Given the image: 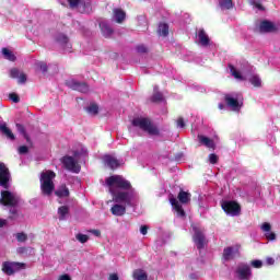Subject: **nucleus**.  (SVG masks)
<instances>
[{
  "label": "nucleus",
  "mask_w": 280,
  "mask_h": 280,
  "mask_svg": "<svg viewBox=\"0 0 280 280\" xmlns=\"http://www.w3.org/2000/svg\"><path fill=\"white\" fill-rule=\"evenodd\" d=\"M103 161L110 170H117V167H119V160H116L113 155H104Z\"/></svg>",
  "instance_id": "15"
},
{
  "label": "nucleus",
  "mask_w": 280,
  "mask_h": 280,
  "mask_svg": "<svg viewBox=\"0 0 280 280\" xmlns=\"http://www.w3.org/2000/svg\"><path fill=\"white\" fill-rule=\"evenodd\" d=\"M10 75L12 78H18L20 84H25V82H27V77L25 73L20 72L18 69H11Z\"/></svg>",
  "instance_id": "17"
},
{
  "label": "nucleus",
  "mask_w": 280,
  "mask_h": 280,
  "mask_svg": "<svg viewBox=\"0 0 280 280\" xmlns=\"http://www.w3.org/2000/svg\"><path fill=\"white\" fill-rule=\"evenodd\" d=\"M100 27H101L102 34H103V36H105V38H108V36H110L113 34V28H110L107 21H101Z\"/></svg>",
  "instance_id": "19"
},
{
  "label": "nucleus",
  "mask_w": 280,
  "mask_h": 280,
  "mask_svg": "<svg viewBox=\"0 0 280 280\" xmlns=\"http://www.w3.org/2000/svg\"><path fill=\"white\" fill-rule=\"evenodd\" d=\"M28 149L26 145H22L19 148V154H27Z\"/></svg>",
  "instance_id": "44"
},
{
  "label": "nucleus",
  "mask_w": 280,
  "mask_h": 280,
  "mask_svg": "<svg viewBox=\"0 0 280 280\" xmlns=\"http://www.w3.org/2000/svg\"><path fill=\"white\" fill-rule=\"evenodd\" d=\"M221 207L228 215H232L233 218H235V215H240L242 211L240 203L235 201H229V200L222 201Z\"/></svg>",
  "instance_id": "7"
},
{
  "label": "nucleus",
  "mask_w": 280,
  "mask_h": 280,
  "mask_svg": "<svg viewBox=\"0 0 280 280\" xmlns=\"http://www.w3.org/2000/svg\"><path fill=\"white\" fill-rule=\"evenodd\" d=\"M177 127L178 128H185V120L183 118L177 119Z\"/></svg>",
  "instance_id": "46"
},
{
  "label": "nucleus",
  "mask_w": 280,
  "mask_h": 280,
  "mask_svg": "<svg viewBox=\"0 0 280 280\" xmlns=\"http://www.w3.org/2000/svg\"><path fill=\"white\" fill-rule=\"evenodd\" d=\"M10 183V171L5 167V164L0 162V186L8 189Z\"/></svg>",
  "instance_id": "11"
},
{
  "label": "nucleus",
  "mask_w": 280,
  "mask_h": 280,
  "mask_svg": "<svg viewBox=\"0 0 280 280\" xmlns=\"http://www.w3.org/2000/svg\"><path fill=\"white\" fill-rule=\"evenodd\" d=\"M0 202L4 207H16V205H19V196H16V194H14V192L4 190L1 192ZM10 213L12 215H16V208H11Z\"/></svg>",
  "instance_id": "5"
},
{
  "label": "nucleus",
  "mask_w": 280,
  "mask_h": 280,
  "mask_svg": "<svg viewBox=\"0 0 280 280\" xmlns=\"http://www.w3.org/2000/svg\"><path fill=\"white\" fill-rule=\"evenodd\" d=\"M62 163L66 170H69V172H73L74 174H79L81 167H80V164H78V160L71 156H65L62 159Z\"/></svg>",
  "instance_id": "9"
},
{
  "label": "nucleus",
  "mask_w": 280,
  "mask_h": 280,
  "mask_svg": "<svg viewBox=\"0 0 280 280\" xmlns=\"http://www.w3.org/2000/svg\"><path fill=\"white\" fill-rule=\"evenodd\" d=\"M54 178H56V173L52 171H44L40 174V190L44 196H51L56 186L54 185Z\"/></svg>",
  "instance_id": "2"
},
{
  "label": "nucleus",
  "mask_w": 280,
  "mask_h": 280,
  "mask_svg": "<svg viewBox=\"0 0 280 280\" xmlns=\"http://www.w3.org/2000/svg\"><path fill=\"white\" fill-rule=\"evenodd\" d=\"M15 240H16L18 242H21V243L27 242V234H25V233H23V232L16 233V234H15Z\"/></svg>",
  "instance_id": "37"
},
{
  "label": "nucleus",
  "mask_w": 280,
  "mask_h": 280,
  "mask_svg": "<svg viewBox=\"0 0 280 280\" xmlns=\"http://www.w3.org/2000/svg\"><path fill=\"white\" fill-rule=\"evenodd\" d=\"M259 30L262 33L277 32V25L269 21H262L260 22Z\"/></svg>",
  "instance_id": "16"
},
{
  "label": "nucleus",
  "mask_w": 280,
  "mask_h": 280,
  "mask_svg": "<svg viewBox=\"0 0 280 280\" xmlns=\"http://www.w3.org/2000/svg\"><path fill=\"white\" fill-rule=\"evenodd\" d=\"M225 102L232 110H240V108H242V94L240 93L226 94Z\"/></svg>",
  "instance_id": "8"
},
{
  "label": "nucleus",
  "mask_w": 280,
  "mask_h": 280,
  "mask_svg": "<svg viewBox=\"0 0 280 280\" xmlns=\"http://www.w3.org/2000/svg\"><path fill=\"white\" fill-rule=\"evenodd\" d=\"M78 242H80L81 244H86V242H89V235L85 234H77L75 235Z\"/></svg>",
  "instance_id": "38"
},
{
  "label": "nucleus",
  "mask_w": 280,
  "mask_h": 280,
  "mask_svg": "<svg viewBox=\"0 0 280 280\" xmlns=\"http://www.w3.org/2000/svg\"><path fill=\"white\" fill-rule=\"evenodd\" d=\"M199 143L206 145V148H215V142L212 139L207 138L206 136H198Z\"/></svg>",
  "instance_id": "22"
},
{
  "label": "nucleus",
  "mask_w": 280,
  "mask_h": 280,
  "mask_svg": "<svg viewBox=\"0 0 280 280\" xmlns=\"http://www.w3.org/2000/svg\"><path fill=\"white\" fill-rule=\"evenodd\" d=\"M18 253H19V255H24V253H27V248L20 247V248H18Z\"/></svg>",
  "instance_id": "48"
},
{
  "label": "nucleus",
  "mask_w": 280,
  "mask_h": 280,
  "mask_svg": "<svg viewBox=\"0 0 280 280\" xmlns=\"http://www.w3.org/2000/svg\"><path fill=\"white\" fill-rule=\"evenodd\" d=\"M192 231L195 232L192 240L196 244L197 248L200 250L205 248V244H207V240L205 238V234L202 233V230L194 226Z\"/></svg>",
  "instance_id": "10"
},
{
  "label": "nucleus",
  "mask_w": 280,
  "mask_h": 280,
  "mask_svg": "<svg viewBox=\"0 0 280 280\" xmlns=\"http://www.w3.org/2000/svg\"><path fill=\"white\" fill-rule=\"evenodd\" d=\"M209 162L212 163V165H215V163H218V155L210 154L209 155Z\"/></svg>",
  "instance_id": "42"
},
{
  "label": "nucleus",
  "mask_w": 280,
  "mask_h": 280,
  "mask_svg": "<svg viewBox=\"0 0 280 280\" xmlns=\"http://www.w3.org/2000/svg\"><path fill=\"white\" fill-rule=\"evenodd\" d=\"M113 19L116 21V23H124V21H126V12H124L121 9H114Z\"/></svg>",
  "instance_id": "20"
},
{
  "label": "nucleus",
  "mask_w": 280,
  "mask_h": 280,
  "mask_svg": "<svg viewBox=\"0 0 280 280\" xmlns=\"http://www.w3.org/2000/svg\"><path fill=\"white\" fill-rule=\"evenodd\" d=\"M58 43L66 45L67 49H71V44H69V38L65 35H59L57 38Z\"/></svg>",
  "instance_id": "34"
},
{
  "label": "nucleus",
  "mask_w": 280,
  "mask_h": 280,
  "mask_svg": "<svg viewBox=\"0 0 280 280\" xmlns=\"http://www.w3.org/2000/svg\"><path fill=\"white\" fill-rule=\"evenodd\" d=\"M0 132L7 137V139H10V141H14V133L5 124L0 125Z\"/></svg>",
  "instance_id": "21"
},
{
  "label": "nucleus",
  "mask_w": 280,
  "mask_h": 280,
  "mask_svg": "<svg viewBox=\"0 0 280 280\" xmlns=\"http://www.w3.org/2000/svg\"><path fill=\"white\" fill-rule=\"evenodd\" d=\"M170 202H171L172 207L175 209L177 215H179L180 218H184L185 210H183V206H180L178 200L176 198H171Z\"/></svg>",
  "instance_id": "18"
},
{
  "label": "nucleus",
  "mask_w": 280,
  "mask_h": 280,
  "mask_svg": "<svg viewBox=\"0 0 280 280\" xmlns=\"http://www.w3.org/2000/svg\"><path fill=\"white\" fill-rule=\"evenodd\" d=\"M56 196H58V198H69V188H67V186H61L56 190Z\"/></svg>",
  "instance_id": "27"
},
{
  "label": "nucleus",
  "mask_w": 280,
  "mask_h": 280,
  "mask_svg": "<svg viewBox=\"0 0 280 280\" xmlns=\"http://www.w3.org/2000/svg\"><path fill=\"white\" fill-rule=\"evenodd\" d=\"M198 38L202 47H207V45H209V36L207 35V33H205V30H199Z\"/></svg>",
  "instance_id": "24"
},
{
  "label": "nucleus",
  "mask_w": 280,
  "mask_h": 280,
  "mask_svg": "<svg viewBox=\"0 0 280 280\" xmlns=\"http://www.w3.org/2000/svg\"><path fill=\"white\" fill-rule=\"evenodd\" d=\"M219 108L222 110L224 108V104H219Z\"/></svg>",
  "instance_id": "56"
},
{
  "label": "nucleus",
  "mask_w": 280,
  "mask_h": 280,
  "mask_svg": "<svg viewBox=\"0 0 280 280\" xmlns=\"http://www.w3.org/2000/svg\"><path fill=\"white\" fill-rule=\"evenodd\" d=\"M91 233H93V235H95L96 237H100V235H102L100 230H92Z\"/></svg>",
  "instance_id": "51"
},
{
  "label": "nucleus",
  "mask_w": 280,
  "mask_h": 280,
  "mask_svg": "<svg viewBox=\"0 0 280 280\" xmlns=\"http://www.w3.org/2000/svg\"><path fill=\"white\" fill-rule=\"evenodd\" d=\"M260 229L262 232H265L266 240H268L269 242H275V240H277V234H275V232H271L272 226L270 225V223H262Z\"/></svg>",
  "instance_id": "14"
},
{
  "label": "nucleus",
  "mask_w": 280,
  "mask_h": 280,
  "mask_svg": "<svg viewBox=\"0 0 280 280\" xmlns=\"http://www.w3.org/2000/svg\"><path fill=\"white\" fill-rule=\"evenodd\" d=\"M18 131L23 135L24 138H26V141H30V138H27V133H25V127L21 124H16Z\"/></svg>",
  "instance_id": "39"
},
{
  "label": "nucleus",
  "mask_w": 280,
  "mask_h": 280,
  "mask_svg": "<svg viewBox=\"0 0 280 280\" xmlns=\"http://www.w3.org/2000/svg\"><path fill=\"white\" fill-rule=\"evenodd\" d=\"M159 34L160 36H167V34H170V26L165 23H161L159 25Z\"/></svg>",
  "instance_id": "33"
},
{
  "label": "nucleus",
  "mask_w": 280,
  "mask_h": 280,
  "mask_svg": "<svg viewBox=\"0 0 280 280\" xmlns=\"http://www.w3.org/2000/svg\"><path fill=\"white\" fill-rule=\"evenodd\" d=\"M254 5L257 10H264V7L259 2H254Z\"/></svg>",
  "instance_id": "54"
},
{
  "label": "nucleus",
  "mask_w": 280,
  "mask_h": 280,
  "mask_svg": "<svg viewBox=\"0 0 280 280\" xmlns=\"http://www.w3.org/2000/svg\"><path fill=\"white\" fill-rule=\"evenodd\" d=\"M140 233H141L142 235H148V225H142V226L140 228Z\"/></svg>",
  "instance_id": "47"
},
{
  "label": "nucleus",
  "mask_w": 280,
  "mask_h": 280,
  "mask_svg": "<svg viewBox=\"0 0 280 280\" xmlns=\"http://www.w3.org/2000/svg\"><path fill=\"white\" fill-rule=\"evenodd\" d=\"M229 67H230V71H231L233 78H235V80H240V81L248 80V82H250L253 86H256V88L261 86V78H259V75L248 73V71H246V70L240 71L231 65Z\"/></svg>",
  "instance_id": "3"
},
{
  "label": "nucleus",
  "mask_w": 280,
  "mask_h": 280,
  "mask_svg": "<svg viewBox=\"0 0 280 280\" xmlns=\"http://www.w3.org/2000/svg\"><path fill=\"white\" fill-rule=\"evenodd\" d=\"M178 200H179V202H182V205H187V202H189V200H191V195L189 192L182 190L178 194Z\"/></svg>",
  "instance_id": "28"
},
{
  "label": "nucleus",
  "mask_w": 280,
  "mask_h": 280,
  "mask_svg": "<svg viewBox=\"0 0 280 280\" xmlns=\"http://www.w3.org/2000/svg\"><path fill=\"white\" fill-rule=\"evenodd\" d=\"M80 154H86V149H82V152H81V153L74 152V156H75V158L80 156Z\"/></svg>",
  "instance_id": "55"
},
{
  "label": "nucleus",
  "mask_w": 280,
  "mask_h": 280,
  "mask_svg": "<svg viewBox=\"0 0 280 280\" xmlns=\"http://www.w3.org/2000/svg\"><path fill=\"white\" fill-rule=\"evenodd\" d=\"M88 113L90 115H97V113H100V107L97 106V104L93 103L88 107Z\"/></svg>",
  "instance_id": "36"
},
{
  "label": "nucleus",
  "mask_w": 280,
  "mask_h": 280,
  "mask_svg": "<svg viewBox=\"0 0 280 280\" xmlns=\"http://www.w3.org/2000/svg\"><path fill=\"white\" fill-rule=\"evenodd\" d=\"M135 280H148V273L143 269H137L133 271Z\"/></svg>",
  "instance_id": "29"
},
{
  "label": "nucleus",
  "mask_w": 280,
  "mask_h": 280,
  "mask_svg": "<svg viewBox=\"0 0 280 280\" xmlns=\"http://www.w3.org/2000/svg\"><path fill=\"white\" fill-rule=\"evenodd\" d=\"M71 86L80 93H89V85L86 83L73 82Z\"/></svg>",
  "instance_id": "25"
},
{
  "label": "nucleus",
  "mask_w": 280,
  "mask_h": 280,
  "mask_svg": "<svg viewBox=\"0 0 280 280\" xmlns=\"http://www.w3.org/2000/svg\"><path fill=\"white\" fill-rule=\"evenodd\" d=\"M2 56H4V58L7 60H10L11 62H14V60H16V56H14V52H12V50L8 48H2Z\"/></svg>",
  "instance_id": "30"
},
{
  "label": "nucleus",
  "mask_w": 280,
  "mask_h": 280,
  "mask_svg": "<svg viewBox=\"0 0 280 280\" xmlns=\"http://www.w3.org/2000/svg\"><path fill=\"white\" fill-rule=\"evenodd\" d=\"M109 280H119V276H117V273H112Z\"/></svg>",
  "instance_id": "52"
},
{
  "label": "nucleus",
  "mask_w": 280,
  "mask_h": 280,
  "mask_svg": "<svg viewBox=\"0 0 280 280\" xmlns=\"http://www.w3.org/2000/svg\"><path fill=\"white\" fill-rule=\"evenodd\" d=\"M153 91L152 102H163V94L159 92V88H154Z\"/></svg>",
  "instance_id": "35"
},
{
  "label": "nucleus",
  "mask_w": 280,
  "mask_h": 280,
  "mask_svg": "<svg viewBox=\"0 0 280 280\" xmlns=\"http://www.w3.org/2000/svg\"><path fill=\"white\" fill-rule=\"evenodd\" d=\"M236 275L238 279H250V267L245 264L238 265L236 268Z\"/></svg>",
  "instance_id": "12"
},
{
  "label": "nucleus",
  "mask_w": 280,
  "mask_h": 280,
  "mask_svg": "<svg viewBox=\"0 0 280 280\" xmlns=\"http://www.w3.org/2000/svg\"><path fill=\"white\" fill-rule=\"evenodd\" d=\"M10 100H11L12 102H14V104H18V102H19V95H16L15 93H12V94H10Z\"/></svg>",
  "instance_id": "45"
},
{
  "label": "nucleus",
  "mask_w": 280,
  "mask_h": 280,
  "mask_svg": "<svg viewBox=\"0 0 280 280\" xmlns=\"http://www.w3.org/2000/svg\"><path fill=\"white\" fill-rule=\"evenodd\" d=\"M5 224H8V220L0 219V229L5 226Z\"/></svg>",
  "instance_id": "53"
},
{
  "label": "nucleus",
  "mask_w": 280,
  "mask_h": 280,
  "mask_svg": "<svg viewBox=\"0 0 280 280\" xmlns=\"http://www.w3.org/2000/svg\"><path fill=\"white\" fill-rule=\"evenodd\" d=\"M113 215H124L126 213V206H121L119 203H116L110 209Z\"/></svg>",
  "instance_id": "23"
},
{
  "label": "nucleus",
  "mask_w": 280,
  "mask_h": 280,
  "mask_svg": "<svg viewBox=\"0 0 280 280\" xmlns=\"http://www.w3.org/2000/svg\"><path fill=\"white\" fill-rule=\"evenodd\" d=\"M27 268V265L25 262H11V261H5L2 264V272L4 275H14V272H21V270H25Z\"/></svg>",
  "instance_id": "6"
},
{
  "label": "nucleus",
  "mask_w": 280,
  "mask_h": 280,
  "mask_svg": "<svg viewBox=\"0 0 280 280\" xmlns=\"http://www.w3.org/2000/svg\"><path fill=\"white\" fill-rule=\"evenodd\" d=\"M70 8H78V5L84 4L85 8L91 5V0H69Z\"/></svg>",
  "instance_id": "26"
},
{
  "label": "nucleus",
  "mask_w": 280,
  "mask_h": 280,
  "mask_svg": "<svg viewBox=\"0 0 280 280\" xmlns=\"http://www.w3.org/2000/svg\"><path fill=\"white\" fill-rule=\"evenodd\" d=\"M58 280H71V277L69 275H62L58 278Z\"/></svg>",
  "instance_id": "49"
},
{
  "label": "nucleus",
  "mask_w": 280,
  "mask_h": 280,
  "mask_svg": "<svg viewBox=\"0 0 280 280\" xmlns=\"http://www.w3.org/2000/svg\"><path fill=\"white\" fill-rule=\"evenodd\" d=\"M106 185L109 194L113 196L114 202L127 205V207H135L139 197L132 189L130 182L126 180L121 175H114L106 179Z\"/></svg>",
  "instance_id": "1"
},
{
  "label": "nucleus",
  "mask_w": 280,
  "mask_h": 280,
  "mask_svg": "<svg viewBox=\"0 0 280 280\" xmlns=\"http://www.w3.org/2000/svg\"><path fill=\"white\" fill-rule=\"evenodd\" d=\"M219 4L222 10H231L233 8L232 0H219Z\"/></svg>",
  "instance_id": "32"
},
{
  "label": "nucleus",
  "mask_w": 280,
  "mask_h": 280,
  "mask_svg": "<svg viewBox=\"0 0 280 280\" xmlns=\"http://www.w3.org/2000/svg\"><path fill=\"white\" fill-rule=\"evenodd\" d=\"M252 266L253 268H261V266H264V262L261 260H253Z\"/></svg>",
  "instance_id": "41"
},
{
  "label": "nucleus",
  "mask_w": 280,
  "mask_h": 280,
  "mask_svg": "<svg viewBox=\"0 0 280 280\" xmlns=\"http://www.w3.org/2000/svg\"><path fill=\"white\" fill-rule=\"evenodd\" d=\"M238 256H240L238 246L226 247L223 250V259H225V261H229V259H234V257H238Z\"/></svg>",
  "instance_id": "13"
},
{
  "label": "nucleus",
  "mask_w": 280,
  "mask_h": 280,
  "mask_svg": "<svg viewBox=\"0 0 280 280\" xmlns=\"http://www.w3.org/2000/svg\"><path fill=\"white\" fill-rule=\"evenodd\" d=\"M137 51L139 54H145V51H148V48L144 45H140L137 47Z\"/></svg>",
  "instance_id": "43"
},
{
  "label": "nucleus",
  "mask_w": 280,
  "mask_h": 280,
  "mask_svg": "<svg viewBox=\"0 0 280 280\" xmlns=\"http://www.w3.org/2000/svg\"><path fill=\"white\" fill-rule=\"evenodd\" d=\"M132 126H135V128H139L140 130H143V132H147L151 137H155L156 135H159V129L156 128V126H154V124H152L150 118H133Z\"/></svg>",
  "instance_id": "4"
},
{
  "label": "nucleus",
  "mask_w": 280,
  "mask_h": 280,
  "mask_svg": "<svg viewBox=\"0 0 280 280\" xmlns=\"http://www.w3.org/2000/svg\"><path fill=\"white\" fill-rule=\"evenodd\" d=\"M37 69L42 71V73H45L47 71V63L39 61L36 63Z\"/></svg>",
  "instance_id": "40"
},
{
  "label": "nucleus",
  "mask_w": 280,
  "mask_h": 280,
  "mask_svg": "<svg viewBox=\"0 0 280 280\" xmlns=\"http://www.w3.org/2000/svg\"><path fill=\"white\" fill-rule=\"evenodd\" d=\"M58 215L59 220H67V217L69 215V207L62 206L58 209Z\"/></svg>",
  "instance_id": "31"
},
{
  "label": "nucleus",
  "mask_w": 280,
  "mask_h": 280,
  "mask_svg": "<svg viewBox=\"0 0 280 280\" xmlns=\"http://www.w3.org/2000/svg\"><path fill=\"white\" fill-rule=\"evenodd\" d=\"M266 262L268 264V266H272L275 265V258H267Z\"/></svg>",
  "instance_id": "50"
}]
</instances>
